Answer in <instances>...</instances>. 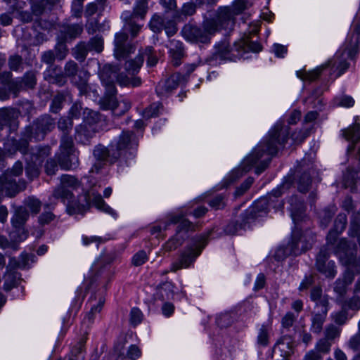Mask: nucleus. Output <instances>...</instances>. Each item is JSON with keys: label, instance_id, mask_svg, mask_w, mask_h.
<instances>
[{"label": "nucleus", "instance_id": "nucleus-1", "mask_svg": "<svg viewBox=\"0 0 360 360\" xmlns=\"http://www.w3.org/2000/svg\"><path fill=\"white\" fill-rule=\"evenodd\" d=\"M143 63V56L139 55L134 59L126 61L124 70L127 74L120 72V68L118 65L105 64L101 69L100 79L107 91L117 92L115 82L120 86L138 87L142 84L140 77L136 75L139 72Z\"/></svg>", "mask_w": 360, "mask_h": 360}, {"label": "nucleus", "instance_id": "nucleus-2", "mask_svg": "<svg viewBox=\"0 0 360 360\" xmlns=\"http://www.w3.org/2000/svg\"><path fill=\"white\" fill-rule=\"evenodd\" d=\"M288 140V134L283 131L282 123H277L270 131L267 141L263 146H259L245 159V163L251 166L255 165L266 153L274 155L277 153V145L284 144Z\"/></svg>", "mask_w": 360, "mask_h": 360}, {"label": "nucleus", "instance_id": "nucleus-3", "mask_svg": "<svg viewBox=\"0 0 360 360\" xmlns=\"http://www.w3.org/2000/svg\"><path fill=\"white\" fill-rule=\"evenodd\" d=\"M210 233L211 231L206 235L200 236L195 248H189L184 250L181 253L179 261L172 264L170 271L175 272L181 269L188 267L194 262L195 258L200 255L202 250L207 245V238Z\"/></svg>", "mask_w": 360, "mask_h": 360}, {"label": "nucleus", "instance_id": "nucleus-4", "mask_svg": "<svg viewBox=\"0 0 360 360\" xmlns=\"http://www.w3.org/2000/svg\"><path fill=\"white\" fill-rule=\"evenodd\" d=\"M314 173L313 167H308L304 169L301 167L297 169L294 177L295 184H296L298 191L302 194L309 192V195L306 199H298L295 196V200L297 201H308L309 202H314L317 200V193L316 191H311V175Z\"/></svg>", "mask_w": 360, "mask_h": 360}, {"label": "nucleus", "instance_id": "nucleus-5", "mask_svg": "<svg viewBox=\"0 0 360 360\" xmlns=\"http://www.w3.org/2000/svg\"><path fill=\"white\" fill-rule=\"evenodd\" d=\"M336 253L343 265L352 267L360 273V259H357L356 246L350 244L346 239H341L337 246Z\"/></svg>", "mask_w": 360, "mask_h": 360}, {"label": "nucleus", "instance_id": "nucleus-6", "mask_svg": "<svg viewBox=\"0 0 360 360\" xmlns=\"http://www.w3.org/2000/svg\"><path fill=\"white\" fill-rule=\"evenodd\" d=\"M315 236L311 232L304 233L295 231L292 234V248L294 254L299 255L311 248Z\"/></svg>", "mask_w": 360, "mask_h": 360}, {"label": "nucleus", "instance_id": "nucleus-7", "mask_svg": "<svg viewBox=\"0 0 360 360\" xmlns=\"http://www.w3.org/2000/svg\"><path fill=\"white\" fill-rule=\"evenodd\" d=\"M134 51V46L128 40V35L124 32L115 34L114 54L117 59L126 58Z\"/></svg>", "mask_w": 360, "mask_h": 360}, {"label": "nucleus", "instance_id": "nucleus-8", "mask_svg": "<svg viewBox=\"0 0 360 360\" xmlns=\"http://www.w3.org/2000/svg\"><path fill=\"white\" fill-rule=\"evenodd\" d=\"M329 252L326 248L320 250L316 259V269L328 278H333L336 274L335 263L333 261H328Z\"/></svg>", "mask_w": 360, "mask_h": 360}, {"label": "nucleus", "instance_id": "nucleus-9", "mask_svg": "<svg viewBox=\"0 0 360 360\" xmlns=\"http://www.w3.org/2000/svg\"><path fill=\"white\" fill-rule=\"evenodd\" d=\"M183 37L191 42L208 43L210 37L203 30L192 24L185 25L181 30Z\"/></svg>", "mask_w": 360, "mask_h": 360}, {"label": "nucleus", "instance_id": "nucleus-10", "mask_svg": "<svg viewBox=\"0 0 360 360\" xmlns=\"http://www.w3.org/2000/svg\"><path fill=\"white\" fill-rule=\"evenodd\" d=\"M30 210L37 214L40 210L39 204H26L16 207L11 220L12 224L25 225L29 217Z\"/></svg>", "mask_w": 360, "mask_h": 360}, {"label": "nucleus", "instance_id": "nucleus-11", "mask_svg": "<svg viewBox=\"0 0 360 360\" xmlns=\"http://www.w3.org/2000/svg\"><path fill=\"white\" fill-rule=\"evenodd\" d=\"M44 79L48 82L63 86L67 84L63 71L59 65H51L44 72Z\"/></svg>", "mask_w": 360, "mask_h": 360}, {"label": "nucleus", "instance_id": "nucleus-12", "mask_svg": "<svg viewBox=\"0 0 360 360\" xmlns=\"http://www.w3.org/2000/svg\"><path fill=\"white\" fill-rule=\"evenodd\" d=\"M214 18L221 29H228L235 23V15L229 6L220 7Z\"/></svg>", "mask_w": 360, "mask_h": 360}, {"label": "nucleus", "instance_id": "nucleus-13", "mask_svg": "<svg viewBox=\"0 0 360 360\" xmlns=\"http://www.w3.org/2000/svg\"><path fill=\"white\" fill-rule=\"evenodd\" d=\"M134 141V134L131 131H123L116 145V151L112 153V162H115L121 156L122 151L131 147Z\"/></svg>", "mask_w": 360, "mask_h": 360}, {"label": "nucleus", "instance_id": "nucleus-14", "mask_svg": "<svg viewBox=\"0 0 360 360\" xmlns=\"http://www.w3.org/2000/svg\"><path fill=\"white\" fill-rule=\"evenodd\" d=\"M51 148L49 146H36L30 148V153H27L25 157V161H34L37 164H41L44 162V160L50 155Z\"/></svg>", "mask_w": 360, "mask_h": 360}, {"label": "nucleus", "instance_id": "nucleus-15", "mask_svg": "<svg viewBox=\"0 0 360 360\" xmlns=\"http://www.w3.org/2000/svg\"><path fill=\"white\" fill-rule=\"evenodd\" d=\"M18 112L13 108L0 109V124L8 126L11 129H15L18 127L17 119Z\"/></svg>", "mask_w": 360, "mask_h": 360}, {"label": "nucleus", "instance_id": "nucleus-16", "mask_svg": "<svg viewBox=\"0 0 360 360\" xmlns=\"http://www.w3.org/2000/svg\"><path fill=\"white\" fill-rule=\"evenodd\" d=\"M33 123L37 127V129L41 133L45 138L47 133L51 131L56 125L53 118L49 115H44L36 119Z\"/></svg>", "mask_w": 360, "mask_h": 360}, {"label": "nucleus", "instance_id": "nucleus-17", "mask_svg": "<svg viewBox=\"0 0 360 360\" xmlns=\"http://www.w3.org/2000/svg\"><path fill=\"white\" fill-rule=\"evenodd\" d=\"M75 138L79 141L84 143L88 141L97 132V129L94 126L82 122L75 128Z\"/></svg>", "mask_w": 360, "mask_h": 360}, {"label": "nucleus", "instance_id": "nucleus-18", "mask_svg": "<svg viewBox=\"0 0 360 360\" xmlns=\"http://www.w3.org/2000/svg\"><path fill=\"white\" fill-rule=\"evenodd\" d=\"M83 32V26L81 24H64L60 26V33L61 37L65 41L69 39H75L79 36Z\"/></svg>", "mask_w": 360, "mask_h": 360}, {"label": "nucleus", "instance_id": "nucleus-19", "mask_svg": "<svg viewBox=\"0 0 360 360\" xmlns=\"http://www.w3.org/2000/svg\"><path fill=\"white\" fill-rule=\"evenodd\" d=\"M322 306L325 307V311L323 314H315L313 315L311 319V330L316 334L321 333L323 329V325L326 320V316L327 313L328 300H322L320 301Z\"/></svg>", "mask_w": 360, "mask_h": 360}, {"label": "nucleus", "instance_id": "nucleus-20", "mask_svg": "<svg viewBox=\"0 0 360 360\" xmlns=\"http://www.w3.org/2000/svg\"><path fill=\"white\" fill-rule=\"evenodd\" d=\"M170 221L173 224H178L176 229V233L178 235H182L183 232L186 233L189 231H194L195 230V225L184 218L182 215L172 216L170 219ZM183 236H185V234H183Z\"/></svg>", "mask_w": 360, "mask_h": 360}, {"label": "nucleus", "instance_id": "nucleus-21", "mask_svg": "<svg viewBox=\"0 0 360 360\" xmlns=\"http://www.w3.org/2000/svg\"><path fill=\"white\" fill-rule=\"evenodd\" d=\"M116 92H110L105 89V95L99 101V105L103 110L114 111L118 107V102L115 97Z\"/></svg>", "mask_w": 360, "mask_h": 360}, {"label": "nucleus", "instance_id": "nucleus-22", "mask_svg": "<svg viewBox=\"0 0 360 360\" xmlns=\"http://www.w3.org/2000/svg\"><path fill=\"white\" fill-rule=\"evenodd\" d=\"M13 230L9 233V238L13 240L15 243L18 244L25 240L28 236V231L25 229V225L12 224Z\"/></svg>", "mask_w": 360, "mask_h": 360}, {"label": "nucleus", "instance_id": "nucleus-23", "mask_svg": "<svg viewBox=\"0 0 360 360\" xmlns=\"http://www.w3.org/2000/svg\"><path fill=\"white\" fill-rule=\"evenodd\" d=\"M170 55L172 62L174 66H179L181 64V58L184 56V48L182 44L179 41H171Z\"/></svg>", "mask_w": 360, "mask_h": 360}, {"label": "nucleus", "instance_id": "nucleus-24", "mask_svg": "<svg viewBox=\"0 0 360 360\" xmlns=\"http://www.w3.org/2000/svg\"><path fill=\"white\" fill-rule=\"evenodd\" d=\"M115 153L113 149L109 150L108 148L102 145L97 146L94 150L93 154L96 160L100 162H105L109 160L110 163H113L112 160V153Z\"/></svg>", "mask_w": 360, "mask_h": 360}, {"label": "nucleus", "instance_id": "nucleus-25", "mask_svg": "<svg viewBox=\"0 0 360 360\" xmlns=\"http://www.w3.org/2000/svg\"><path fill=\"white\" fill-rule=\"evenodd\" d=\"M69 95L68 91L58 92L53 98L50 105V110L53 113H58L63 106L67 96Z\"/></svg>", "mask_w": 360, "mask_h": 360}, {"label": "nucleus", "instance_id": "nucleus-26", "mask_svg": "<svg viewBox=\"0 0 360 360\" xmlns=\"http://www.w3.org/2000/svg\"><path fill=\"white\" fill-rule=\"evenodd\" d=\"M125 22L123 27L122 32H128L130 33L131 37L132 39L135 38L142 27V25L139 23L136 18L131 17H127L124 18Z\"/></svg>", "mask_w": 360, "mask_h": 360}, {"label": "nucleus", "instance_id": "nucleus-27", "mask_svg": "<svg viewBox=\"0 0 360 360\" xmlns=\"http://www.w3.org/2000/svg\"><path fill=\"white\" fill-rule=\"evenodd\" d=\"M89 51H90V49L85 41L79 42L74 48L72 49V56L80 63H82L86 60Z\"/></svg>", "mask_w": 360, "mask_h": 360}, {"label": "nucleus", "instance_id": "nucleus-28", "mask_svg": "<svg viewBox=\"0 0 360 360\" xmlns=\"http://www.w3.org/2000/svg\"><path fill=\"white\" fill-rule=\"evenodd\" d=\"M75 152L72 138L68 134H63L60 139V153L65 155H72Z\"/></svg>", "mask_w": 360, "mask_h": 360}, {"label": "nucleus", "instance_id": "nucleus-29", "mask_svg": "<svg viewBox=\"0 0 360 360\" xmlns=\"http://www.w3.org/2000/svg\"><path fill=\"white\" fill-rule=\"evenodd\" d=\"M12 9L13 11H15L17 13V18L22 22V23H29L33 20V15L34 13L31 10L25 11L22 6L19 4L13 6Z\"/></svg>", "mask_w": 360, "mask_h": 360}, {"label": "nucleus", "instance_id": "nucleus-30", "mask_svg": "<svg viewBox=\"0 0 360 360\" xmlns=\"http://www.w3.org/2000/svg\"><path fill=\"white\" fill-rule=\"evenodd\" d=\"M53 198L57 201L70 202L72 198V193L64 186L57 187L53 192Z\"/></svg>", "mask_w": 360, "mask_h": 360}, {"label": "nucleus", "instance_id": "nucleus-31", "mask_svg": "<svg viewBox=\"0 0 360 360\" xmlns=\"http://www.w3.org/2000/svg\"><path fill=\"white\" fill-rule=\"evenodd\" d=\"M22 136L25 139H29L30 140L34 139L37 141H42L44 139L41 133L37 129V127L33 122L32 124L25 128L24 131L22 132Z\"/></svg>", "mask_w": 360, "mask_h": 360}, {"label": "nucleus", "instance_id": "nucleus-32", "mask_svg": "<svg viewBox=\"0 0 360 360\" xmlns=\"http://www.w3.org/2000/svg\"><path fill=\"white\" fill-rule=\"evenodd\" d=\"M186 236L183 235L175 234L169 240H168L163 246V250L166 252H171L181 246Z\"/></svg>", "mask_w": 360, "mask_h": 360}, {"label": "nucleus", "instance_id": "nucleus-33", "mask_svg": "<svg viewBox=\"0 0 360 360\" xmlns=\"http://www.w3.org/2000/svg\"><path fill=\"white\" fill-rule=\"evenodd\" d=\"M291 217L295 224L302 221L305 217V208L303 204H291Z\"/></svg>", "mask_w": 360, "mask_h": 360}, {"label": "nucleus", "instance_id": "nucleus-34", "mask_svg": "<svg viewBox=\"0 0 360 360\" xmlns=\"http://www.w3.org/2000/svg\"><path fill=\"white\" fill-rule=\"evenodd\" d=\"M54 53L58 60H63L68 56L69 50L64 39H58L54 46Z\"/></svg>", "mask_w": 360, "mask_h": 360}, {"label": "nucleus", "instance_id": "nucleus-35", "mask_svg": "<svg viewBox=\"0 0 360 360\" xmlns=\"http://www.w3.org/2000/svg\"><path fill=\"white\" fill-rule=\"evenodd\" d=\"M237 210L245 211V213H242L241 217L244 220L254 219L257 217V212H262V210H259L258 204H252L248 208H244L243 205L238 206Z\"/></svg>", "mask_w": 360, "mask_h": 360}, {"label": "nucleus", "instance_id": "nucleus-36", "mask_svg": "<svg viewBox=\"0 0 360 360\" xmlns=\"http://www.w3.org/2000/svg\"><path fill=\"white\" fill-rule=\"evenodd\" d=\"M202 27L203 32H205V33H206L210 37L221 29L214 18L205 20L202 23Z\"/></svg>", "mask_w": 360, "mask_h": 360}, {"label": "nucleus", "instance_id": "nucleus-37", "mask_svg": "<svg viewBox=\"0 0 360 360\" xmlns=\"http://www.w3.org/2000/svg\"><path fill=\"white\" fill-rule=\"evenodd\" d=\"M79 70V65L75 61L72 60H68L64 66L63 74L65 78L67 79L68 77L71 79H74L77 75Z\"/></svg>", "mask_w": 360, "mask_h": 360}, {"label": "nucleus", "instance_id": "nucleus-38", "mask_svg": "<svg viewBox=\"0 0 360 360\" xmlns=\"http://www.w3.org/2000/svg\"><path fill=\"white\" fill-rule=\"evenodd\" d=\"M84 122H86L90 125L94 126L101 120V115L93 110L85 108L83 112Z\"/></svg>", "mask_w": 360, "mask_h": 360}, {"label": "nucleus", "instance_id": "nucleus-39", "mask_svg": "<svg viewBox=\"0 0 360 360\" xmlns=\"http://www.w3.org/2000/svg\"><path fill=\"white\" fill-rule=\"evenodd\" d=\"M343 135L347 140L352 141L355 143L360 140V125L359 124H354L352 127L345 129L343 131Z\"/></svg>", "mask_w": 360, "mask_h": 360}, {"label": "nucleus", "instance_id": "nucleus-40", "mask_svg": "<svg viewBox=\"0 0 360 360\" xmlns=\"http://www.w3.org/2000/svg\"><path fill=\"white\" fill-rule=\"evenodd\" d=\"M21 83L25 88L34 89L37 84V72L34 70L27 72L22 77Z\"/></svg>", "mask_w": 360, "mask_h": 360}, {"label": "nucleus", "instance_id": "nucleus-41", "mask_svg": "<svg viewBox=\"0 0 360 360\" xmlns=\"http://www.w3.org/2000/svg\"><path fill=\"white\" fill-rule=\"evenodd\" d=\"M41 165V164H37L34 161H26L25 171L27 176L30 180L39 176Z\"/></svg>", "mask_w": 360, "mask_h": 360}, {"label": "nucleus", "instance_id": "nucleus-42", "mask_svg": "<svg viewBox=\"0 0 360 360\" xmlns=\"http://www.w3.org/2000/svg\"><path fill=\"white\" fill-rule=\"evenodd\" d=\"M174 285L171 282H165L160 285L159 294L163 300H169L173 297Z\"/></svg>", "mask_w": 360, "mask_h": 360}, {"label": "nucleus", "instance_id": "nucleus-43", "mask_svg": "<svg viewBox=\"0 0 360 360\" xmlns=\"http://www.w3.org/2000/svg\"><path fill=\"white\" fill-rule=\"evenodd\" d=\"M91 204H68L67 212L70 215L84 214L89 210Z\"/></svg>", "mask_w": 360, "mask_h": 360}, {"label": "nucleus", "instance_id": "nucleus-44", "mask_svg": "<svg viewBox=\"0 0 360 360\" xmlns=\"http://www.w3.org/2000/svg\"><path fill=\"white\" fill-rule=\"evenodd\" d=\"M148 6L146 0H140L134 8L133 13L129 17L136 18L138 17L143 19L147 13Z\"/></svg>", "mask_w": 360, "mask_h": 360}, {"label": "nucleus", "instance_id": "nucleus-45", "mask_svg": "<svg viewBox=\"0 0 360 360\" xmlns=\"http://www.w3.org/2000/svg\"><path fill=\"white\" fill-rule=\"evenodd\" d=\"M250 6H251V4L248 0H235L230 7L231 8L232 13L236 16L242 13Z\"/></svg>", "mask_w": 360, "mask_h": 360}, {"label": "nucleus", "instance_id": "nucleus-46", "mask_svg": "<svg viewBox=\"0 0 360 360\" xmlns=\"http://www.w3.org/2000/svg\"><path fill=\"white\" fill-rule=\"evenodd\" d=\"M242 46L244 49L254 52H259L262 50L261 44L257 41L252 40L250 35H248L242 39Z\"/></svg>", "mask_w": 360, "mask_h": 360}, {"label": "nucleus", "instance_id": "nucleus-47", "mask_svg": "<svg viewBox=\"0 0 360 360\" xmlns=\"http://www.w3.org/2000/svg\"><path fill=\"white\" fill-rule=\"evenodd\" d=\"M34 15L39 17L45 12V0H27Z\"/></svg>", "mask_w": 360, "mask_h": 360}, {"label": "nucleus", "instance_id": "nucleus-48", "mask_svg": "<svg viewBox=\"0 0 360 360\" xmlns=\"http://www.w3.org/2000/svg\"><path fill=\"white\" fill-rule=\"evenodd\" d=\"M165 23V21L161 16L154 15L150 22L149 26L153 32L160 33L163 30Z\"/></svg>", "mask_w": 360, "mask_h": 360}, {"label": "nucleus", "instance_id": "nucleus-49", "mask_svg": "<svg viewBox=\"0 0 360 360\" xmlns=\"http://www.w3.org/2000/svg\"><path fill=\"white\" fill-rule=\"evenodd\" d=\"M215 56L221 59H226L230 52V46L226 41H222L215 46Z\"/></svg>", "mask_w": 360, "mask_h": 360}, {"label": "nucleus", "instance_id": "nucleus-50", "mask_svg": "<svg viewBox=\"0 0 360 360\" xmlns=\"http://www.w3.org/2000/svg\"><path fill=\"white\" fill-rule=\"evenodd\" d=\"M89 45L90 51H95L97 53H101L103 50V39L101 36H95L90 39L86 43Z\"/></svg>", "mask_w": 360, "mask_h": 360}, {"label": "nucleus", "instance_id": "nucleus-51", "mask_svg": "<svg viewBox=\"0 0 360 360\" xmlns=\"http://www.w3.org/2000/svg\"><path fill=\"white\" fill-rule=\"evenodd\" d=\"M356 174L352 171H347L343 176L342 184L345 188H350L352 191L355 189L356 183Z\"/></svg>", "mask_w": 360, "mask_h": 360}, {"label": "nucleus", "instance_id": "nucleus-52", "mask_svg": "<svg viewBox=\"0 0 360 360\" xmlns=\"http://www.w3.org/2000/svg\"><path fill=\"white\" fill-rule=\"evenodd\" d=\"M73 126L72 120L69 117H60L58 122V127L63 132V134H68Z\"/></svg>", "mask_w": 360, "mask_h": 360}, {"label": "nucleus", "instance_id": "nucleus-53", "mask_svg": "<svg viewBox=\"0 0 360 360\" xmlns=\"http://www.w3.org/2000/svg\"><path fill=\"white\" fill-rule=\"evenodd\" d=\"M281 352V355L283 357V360H287V357L290 355L292 352L291 347L289 343L278 342L274 347V352Z\"/></svg>", "mask_w": 360, "mask_h": 360}, {"label": "nucleus", "instance_id": "nucleus-54", "mask_svg": "<svg viewBox=\"0 0 360 360\" xmlns=\"http://www.w3.org/2000/svg\"><path fill=\"white\" fill-rule=\"evenodd\" d=\"M341 330L337 326L330 324L328 325L324 331V338L328 340H333L336 338L340 336Z\"/></svg>", "mask_w": 360, "mask_h": 360}, {"label": "nucleus", "instance_id": "nucleus-55", "mask_svg": "<svg viewBox=\"0 0 360 360\" xmlns=\"http://www.w3.org/2000/svg\"><path fill=\"white\" fill-rule=\"evenodd\" d=\"M335 323L339 326L344 325L348 319V311L343 306L342 309L333 316Z\"/></svg>", "mask_w": 360, "mask_h": 360}, {"label": "nucleus", "instance_id": "nucleus-56", "mask_svg": "<svg viewBox=\"0 0 360 360\" xmlns=\"http://www.w3.org/2000/svg\"><path fill=\"white\" fill-rule=\"evenodd\" d=\"M331 343L327 338H323L319 340L316 344V349L320 354H327L330 352Z\"/></svg>", "mask_w": 360, "mask_h": 360}, {"label": "nucleus", "instance_id": "nucleus-57", "mask_svg": "<svg viewBox=\"0 0 360 360\" xmlns=\"http://www.w3.org/2000/svg\"><path fill=\"white\" fill-rule=\"evenodd\" d=\"M84 200L86 202H104L101 194L94 188L85 194Z\"/></svg>", "mask_w": 360, "mask_h": 360}, {"label": "nucleus", "instance_id": "nucleus-58", "mask_svg": "<svg viewBox=\"0 0 360 360\" xmlns=\"http://www.w3.org/2000/svg\"><path fill=\"white\" fill-rule=\"evenodd\" d=\"M344 307H347L352 311H359L360 309V296L354 295L351 298L344 302Z\"/></svg>", "mask_w": 360, "mask_h": 360}, {"label": "nucleus", "instance_id": "nucleus-59", "mask_svg": "<svg viewBox=\"0 0 360 360\" xmlns=\"http://www.w3.org/2000/svg\"><path fill=\"white\" fill-rule=\"evenodd\" d=\"M161 107L162 105L158 103L151 104L148 108H147L143 111V117L145 118L149 119L150 117L158 116L159 113V110Z\"/></svg>", "mask_w": 360, "mask_h": 360}, {"label": "nucleus", "instance_id": "nucleus-60", "mask_svg": "<svg viewBox=\"0 0 360 360\" xmlns=\"http://www.w3.org/2000/svg\"><path fill=\"white\" fill-rule=\"evenodd\" d=\"M29 139H25L22 136L21 139L18 141L16 144V148L24 155L25 158L27 157V153H30V149H29Z\"/></svg>", "mask_w": 360, "mask_h": 360}, {"label": "nucleus", "instance_id": "nucleus-61", "mask_svg": "<svg viewBox=\"0 0 360 360\" xmlns=\"http://www.w3.org/2000/svg\"><path fill=\"white\" fill-rule=\"evenodd\" d=\"M254 182V179L252 177H248L241 185L240 187L237 188L234 195L236 198L244 194L245 192H246L250 187L252 186V184Z\"/></svg>", "mask_w": 360, "mask_h": 360}, {"label": "nucleus", "instance_id": "nucleus-62", "mask_svg": "<svg viewBox=\"0 0 360 360\" xmlns=\"http://www.w3.org/2000/svg\"><path fill=\"white\" fill-rule=\"evenodd\" d=\"M148 259L146 252L141 250L136 253L132 257L131 263L135 266L143 264Z\"/></svg>", "mask_w": 360, "mask_h": 360}, {"label": "nucleus", "instance_id": "nucleus-63", "mask_svg": "<svg viewBox=\"0 0 360 360\" xmlns=\"http://www.w3.org/2000/svg\"><path fill=\"white\" fill-rule=\"evenodd\" d=\"M57 58L55 56L53 50H48L43 53L41 57V62L51 65H55L54 63Z\"/></svg>", "mask_w": 360, "mask_h": 360}, {"label": "nucleus", "instance_id": "nucleus-64", "mask_svg": "<svg viewBox=\"0 0 360 360\" xmlns=\"http://www.w3.org/2000/svg\"><path fill=\"white\" fill-rule=\"evenodd\" d=\"M360 231V214H354L350 225V234H358Z\"/></svg>", "mask_w": 360, "mask_h": 360}]
</instances>
